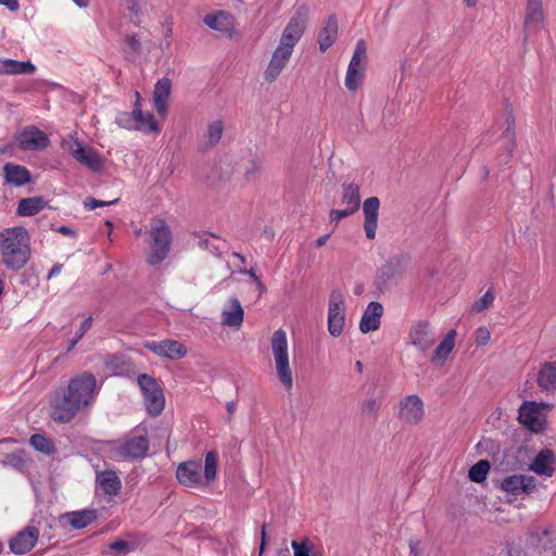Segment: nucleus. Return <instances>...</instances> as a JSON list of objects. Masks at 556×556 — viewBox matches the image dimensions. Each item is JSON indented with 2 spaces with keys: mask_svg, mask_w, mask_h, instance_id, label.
I'll use <instances>...</instances> for the list:
<instances>
[{
  "mask_svg": "<svg viewBox=\"0 0 556 556\" xmlns=\"http://www.w3.org/2000/svg\"><path fill=\"white\" fill-rule=\"evenodd\" d=\"M97 394V379L90 372H84L70 380L66 388L51 393V417L54 421L66 424L74 419L79 410L89 406Z\"/></svg>",
  "mask_w": 556,
  "mask_h": 556,
  "instance_id": "f257e3e1",
  "label": "nucleus"
},
{
  "mask_svg": "<svg viewBox=\"0 0 556 556\" xmlns=\"http://www.w3.org/2000/svg\"><path fill=\"white\" fill-rule=\"evenodd\" d=\"M27 241L24 227L7 228L0 233V250L7 267L17 270L25 266L29 255Z\"/></svg>",
  "mask_w": 556,
  "mask_h": 556,
  "instance_id": "f03ea898",
  "label": "nucleus"
},
{
  "mask_svg": "<svg viewBox=\"0 0 556 556\" xmlns=\"http://www.w3.org/2000/svg\"><path fill=\"white\" fill-rule=\"evenodd\" d=\"M270 343L278 379L283 388L290 391L293 387V375L289 364L286 331L282 329L276 330L271 337Z\"/></svg>",
  "mask_w": 556,
  "mask_h": 556,
  "instance_id": "7ed1b4c3",
  "label": "nucleus"
},
{
  "mask_svg": "<svg viewBox=\"0 0 556 556\" xmlns=\"http://www.w3.org/2000/svg\"><path fill=\"white\" fill-rule=\"evenodd\" d=\"M150 248L152 252L148 256V263L152 266L165 260L169 252L172 233L163 219L154 220L150 230Z\"/></svg>",
  "mask_w": 556,
  "mask_h": 556,
  "instance_id": "20e7f679",
  "label": "nucleus"
},
{
  "mask_svg": "<svg viewBox=\"0 0 556 556\" xmlns=\"http://www.w3.org/2000/svg\"><path fill=\"white\" fill-rule=\"evenodd\" d=\"M137 383L142 393L149 415L153 417L161 415L165 406V397L163 389L157 381L150 375L140 374L137 377Z\"/></svg>",
  "mask_w": 556,
  "mask_h": 556,
  "instance_id": "39448f33",
  "label": "nucleus"
},
{
  "mask_svg": "<svg viewBox=\"0 0 556 556\" xmlns=\"http://www.w3.org/2000/svg\"><path fill=\"white\" fill-rule=\"evenodd\" d=\"M308 15V5L306 3L299 4L293 16L285 27L279 42L283 43V46L294 48L307 27Z\"/></svg>",
  "mask_w": 556,
  "mask_h": 556,
  "instance_id": "423d86ee",
  "label": "nucleus"
},
{
  "mask_svg": "<svg viewBox=\"0 0 556 556\" xmlns=\"http://www.w3.org/2000/svg\"><path fill=\"white\" fill-rule=\"evenodd\" d=\"M547 407L545 403L525 401L519 407L518 420L527 429L534 433H541L545 429L546 420L543 410Z\"/></svg>",
  "mask_w": 556,
  "mask_h": 556,
  "instance_id": "0eeeda50",
  "label": "nucleus"
},
{
  "mask_svg": "<svg viewBox=\"0 0 556 556\" xmlns=\"http://www.w3.org/2000/svg\"><path fill=\"white\" fill-rule=\"evenodd\" d=\"M345 325V303L342 292L338 289L332 290L329 296L328 308V330L337 338L343 332Z\"/></svg>",
  "mask_w": 556,
  "mask_h": 556,
  "instance_id": "6e6552de",
  "label": "nucleus"
},
{
  "mask_svg": "<svg viewBox=\"0 0 556 556\" xmlns=\"http://www.w3.org/2000/svg\"><path fill=\"white\" fill-rule=\"evenodd\" d=\"M407 338L418 351L426 352L434 344L437 334L429 321L417 320L410 326Z\"/></svg>",
  "mask_w": 556,
  "mask_h": 556,
  "instance_id": "1a4fd4ad",
  "label": "nucleus"
},
{
  "mask_svg": "<svg viewBox=\"0 0 556 556\" xmlns=\"http://www.w3.org/2000/svg\"><path fill=\"white\" fill-rule=\"evenodd\" d=\"M424 402L418 395H407L399 403L397 417L405 424H419L424 417Z\"/></svg>",
  "mask_w": 556,
  "mask_h": 556,
  "instance_id": "9d476101",
  "label": "nucleus"
},
{
  "mask_svg": "<svg viewBox=\"0 0 556 556\" xmlns=\"http://www.w3.org/2000/svg\"><path fill=\"white\" fill-rule=\"evenodd\" d=\"M410 257L405 254L390 257L380 269V279L383 283H389L402 279L408 270Z\"/></svg>",
  "mask_w": 556,
  "mask_h": 556,
  "instance_id": "9b49d317",
  "label": "nucleus"
},
{
  "mask_svg": "<svg viewBox=\"0 0 556 556\" xmlns=\"http://www.w3.org/2000/svg\"><path fill=\"white\" fill-rule=\"evenodd\" d=\"M501 489L514 496L531 494L536 489V479L528 475H511L502 480Z\"/></svg>",
  "mask_w": 556,
  "mask_h": 556,
  "instance_id": "f8f14e48",
  "label": "nucleus"
},
{
  "mask_svg": "<svg viewBox=\"0 0 556 556\" xmlns=\"http://www.w3.org/2000/svg\"><path fill=\"white\" fill-rule=\"evenodd\" d=\"M544 20L543 0H528L523 22L525 38L538 33L543 27Z\"/></svg>",
  "mask_w": 556,
  "mask_h": 556,
  "instance_id": "ddd939ff",
  "label": "nucleus"
},
{
  "mask_svg": "<svg viewBox=\"0 0 556 556\" xmlns=\"http://www.w3.org/2000/svg\"><path fill=\"white\" fill-rule=\"evenodd\" d=\"M294 48L283 46L279 42L275 49L267 68L264 72V78L268 83H273L280 75L288 61L290 60Z\"/></svg>",
  "mask_w": 556,
  "mask_h": 556,
  "instance_id": "4468645a",
  "label": "nucleus"
},
{
  "mask_svg": "<svg viewBox=\"0 0 556 556\" xmlns=\"http://www.w3.org/2000/svg\"><path fill=\"white\" fill-rule=\"evenodd\" d=\"M20 148L25 151H37L45 149L49 144L48 136L35 126L24 128L17 135Z\"/></svg>",
  "mask_w": 556,
  "mask_h": 556,
  "instance_id": "2eb2a0df",
  "label": "nucleus"
},
{
  "mask_svg": "<svg viewBox=\"0 0 556 556\" xmlns=\"http://www.w3.org/2000/svg\"><path fill=\"white\" fill-rule=\"evenodd\" d=\"M144 348L172 361L180 359L187 354L184 344L176 340L149 341L144 343Z\"/></svg>",
  "mask_w": 556,
  "mask_h": 556,
  "instance_id": "dca6fc26",
  "label": "nucleus"
},
{
  "mask_svg": "<svg viewBox=\"0 0 556 556\" xmlns=\"http://www.w3.org/2000/svg\"><path fill=\"white\" fill-rule=\"evenodd\" d=\"M39 538V530L28 526L17 532L9 542L10 549L16 555L28 553L36 545Z\"/></svg>",
  "mask_w": 556,
  "mask_h": 556,
  "instance_id": "f3484780",
  "label": "nucleus"
},
{
  "mask_svg": "<svg viewBox=\"0 0 556 556\" xmlns=\"http://www.w3.org/2000/svg\"><path fill=\"white\" fill-rule=\"evenodd\" d=\"M176 478L180 484L188 488H198L203 485L201 464L193 460L179 464L176 470Z\"/></svg>",
  "mask_w": 556,
  "mask_h": 556,
  "instance_id": "a211bd4d",
  "label": "nucleus"
},
{
  "mask_svg": "<svg viewBox=\"0 0 556 556\" xmlns=\"http://www.w3.org/2000/svg\"><path fill=\"white\" fill-rule=\"evenodd\" d=\"M379 208L380 200L377 197H370L363 203L364 229L366 237L369 240H374L376 238Z\"/></svg>",
  "mask_w": 556,
  "mask_h": 556,
  "instance_id": "6ab92c4d",
  "label": "nucleus"
},
{
  "mask_svg": "<svg viewBox=\"0 0 556 556\" xmlns=\"http://www.w3.org/2000/svg\"><path fill=\"white\" fill-rule=\"evenodd\" d=\"M382 314L383 306L379 302H370L361 318L359 330L363 333L377 330L380 327Z\"/></svg>",
  "mask_w": 556,
  "mask_h": 556,
  "instance_id": "aec40b11",
  "label": "nucleus"
},
{
  "mask_svg": "<svg viewBox=\"0 0 556 556\" xmlns=\"http://www.w3.org/2000/svg\"><path fill=\"white\" fill-rule=\"evenodd\" d=\"M172 80L163 77L156 81L153 90V105L159 115L167 113V101L170 96Z\"/></svg>",
  "mask_w": 556,
  "mask_h": 556,
  "instance_id": "412c9836",
  "label": "nucleus"
},
{
  "mask_svg": "<svg viewBox=\"0 0 556 556\" xmlns=\"http://www.w3.org/2000/svg\"><path fill=\"white\" fill-rule=\"evenodd\" d=\"M555 463L556 458L554 452L552 450L544 448L534 457L529 468L538 475L549 478L554 475Z\"/></svg>",
  "mask_w": 556,
  "mask_h": 556,
  "instance_id": "4be33fe9",
  "label": "nucleus"
},
{
  "mask_svg": "<svg viewBox=\"0 0 556 556\" xmlns=\"http://www.w3.org/2000/svg\"><path fill=\"white\" fill-rule=\"evenodd\" d=\"M71 153L76 161L92 170H99L101 167V159L99 154L90 148L83 147L78 141H75L72 144Z\"/></svg>",
  "mask_w": 556,
  "mask_h": 556,
  "instance_id": "5701e85b",
  "label": "nucleus"
},
{
  "mask_svg": "<svg viewBox=\"0 0 556 556\" xmlns=\"http://www.w3.org/2000/svg\"><path fill=\"white\" fill-rule=\"evenodd\" d=\"M135 115V129L142 130L144 132H159L160 127L154 119L153 114H144L140 109V93L136 91V102L134 105Z\"/></svg>",
  "mask_w": 556,
  "mask_h": 556,
  "instance_id": "b1692460",
  "label": "nucleus"
},
{
  "mask_svg": "<svg viewBox=\"0 0 556 556\" xmlns=\"http://www.w3.org/2000/svg\"><path fill=\"white\" fill-rule=\"evenodd\" d=\"M2 170H3L5 184H9V185H12L15 187H22V186L28 184L31 179L30 172L22 165L7 163L3 166Z\"/></svg>",
  "mask_w": 556,
  "mask_h": 556,
  "instance_id": "393cba45",
  "label": "nucleus"
},
{
  "mask_svg": "<svg viewBox=\"0 0 556 556\" xmlns=\"http://www.w3.org/2000/svg\"><path fill=\"white\" fill-rule=\"evenodd\" d=\"M338 20L334 14L330 15L318 35V45L321 52H326L338 38Z\"/></svg>",
  "mask_w": 556,
  "mask_h": 556,
  "instance_id": "a878e982",
  "label": "nucleus"
},
{
  "mask_svg": "<svg viewBox=\"0 0 556 556\" xmlns=\"http://www.w3.org/2000/svg\"><path fill=\"white\" fill-rule=\"evenodd\" d=\"M98 517L96 509L87 508L83 510L70 511L61 516L73 529H84L91 525Z\"/></svg>",
  "mask_w": 556,
  "mask_h": 556,
  "instance_id": "bb28decb",
  "label": "nucleus"
},
{
  "mask_svg": "<svg viewBox=\"0 0 556 556\" xmlns=\"http://www.w3.org/2000/svg\"><path fill=\"white\" fill-rule=\"evenodd\" d=\"M96 482L105 495L114 496L121 491L122 483L116 472L105 470L97 473Z\"/></svg>",
  "mask_w": 556,
  "mask_h": 556,
  "instance_id": "cd10ccee",
  "label": "nucleus"
},
{
  "mask_svg": "<svg viewBox=\"0 0 556 556\" xmlns=\"http://www.w3.org/2000/svg\"><path fill=\"white\" fill-rule=\"evenodd\" d=\"M149 450V441L146 437L139 435L127 440L121 448V454L130 458H142Z\"/></svg>",
  "mask_w": 556,
  "mask_h": 556,
  "instance_id": "c85d7f7f",
  "label": "nucleus"
},
{
  "mask_svg": "<svg viewBox=\"0 0 556 556\" xmlns=\"http://www.w3.org/2000/svg\"><path fill=\"white\" fill-rule=\"evenodd\" d=\"M456 338V330H450L445 338L440 342V344L434 349L433 354L431 356V363L435 365H443L451 352L454 349Z\"/></svg>",
  "mask_w": 556,
  "mask_h": 556,
  "instance_id": "c756f323",
  "label": "nucleus"
},
{
  "mask_svg": "<svg viewBox=\"0 0 556 556\" xmlns=\"http://www.w3.org/2000/svg\"><path fill=\"white\" fill-rule=\"evenodd\" d=\"M198 238V247L208 251L215 256H220L222 252L226 249L227 244L225 240L216 237L212 233H199Z\"/></svg>",
  "mask_w": 556,
  "mask_h": 556,
  "instance_id": "7c9ffc66",
  "label": "nucleus"
},
{
  "mask_svg": "<svg viewBox=\"0 0 556 556\" xmlns=\"http://www.w3.org/2000/svg\"><path fill=\"white\" fill-rule=\"evenodd\" d=\"M538 384L546 391L556 389V363H546L538 374Z\"/></svg>",
  "mask_w": 556,
  "mask_h": 556,
  "instance_id": "2f4dec72",
  "label": "nucleus"
},
{
  "mask_svg": "<svg viewBox=\"0 0 556 556\" xmlns=\"http://www.w3.org/2000/svg\"><path fill=\"white\" fill-rule=\"evenodd\" d=\"M231 308L222 314L223 324L229 327H240L243 321V308L237 298L230 300Z\"/></svg>",
  "mask_w": 556,
  "mask_h": 556,
  "instance_id": "473e14b6",
  "label": "nucleus"
},
{
  "mask_svg": "<svg viewBox=\"0 0 556 556\" xmlns=\"http://www.w3.org/2000/svg\"><path fill=\"white\" fill-rule=\"evenodd\" d=\"M506 128L501 136L504 148L507 150L506 162L510 159L515 149V117L511 112L506 114L505 119Z\"/></svg>",
  "mask_w": 556,
  "mask_h": 556,
  "instance_id": "72a5a7b5",
  "label": "nucleus"
},
{
  "mask_svg": "<svg viewBox=\"0 0 556 556\" xmlns=\"http://www.w3.org/2000/svg\"><path fill=\"white\" fill-rule=\"evenodd\" d=\"M47 202L41 197L25 198L18 202L17 214L20 216H33L45 208Z\"/></svg>",
  "mask_w": 556,
  "mask_h": 556,
  "instance_id": "f704fd0d",
  "label": "nucleus"
},
{
  "mask_svg": "<svg viewBox=\"0 0 556 556\" xmlns=\"http://www.w3.org/2000/svg\"><path fill=\"white\" fill-rule=\"evenodd\" d=\"M343 193L341 202L342 204H346L348 207L357 212L361 206V194L359 187L356 184H343Z\"/></svg>",
  "mask_w": 556,
  "mask_h": 556,
  "instance_id": "c9c22d12",
  "label": "nucleus"
},
{
  "mask_svg": "<svg viewBox=\"0 0 556 556\" xmlns=\"http://www.w3.org/2000/svg\"><path fill=\"white\" fill-rule=\"evenodd\" d=\"M0 463L4 466H10L18 471H24L27 467L28 459L24 450H16L13 453L4 455Z\"/></svg>",
  "mask_w": 556,
  "mask_h": 556,
  "instance_id": "e433bc0d",
  "label": "nucleus"
},
{
  "mask_svg": "<svg viewBox=\"0 0 556 556\" xmlns=\"http://www.w3.org/2000/svg\"><path fill=\"white\" fill-rule=\"evenodd\" d=\"M364 71L365 67L353 66L352 64H349L344 81L345 87L349 90L355 91L361 86L364 78Z\"/></svg>",
  "mask_w": 556,
  "mask_h": 556,
  "instance_id": "4c0bfd02",
  "label": "nucleus"
},
{
  "mask_svg": "<svg viewBox=\"0 0 556 556\" xmlns=\"http://www.w3.org/2000/svg\"><path fill=\"white\" fill-rule=\"evenodd\" d=\"M35 65L27 61H15V60H7L4 62V73L7 74H33L35 72Z\"/></svg>",
  "mask_w": 556,
  "mask_h": 556,
  "instance_id": "58836bf2",
  "label": "nucleus"
},
{
  "mask_svg": "<svg viewBox=\"0 0 556 556\" xmlns=\"http://www.w3.org/2000/svg\"><path fill=\"white\" fill-rule=\"evenodd\" d=\"M30 445L38 452L52 455L55 452L53 443L42 434H33L29 439Z\"/></svg>",
  "mask_w": 556,
  "mask_h": 556,
  "instance_id": "ea45409f",
  "label": "nucleus"
},
{
  "mask_svg": "<svg viewBox=\"0 0 556 556\" xmlns=\"http://www.w3.org/2000/svg\"><path fill=\"white\" fill-rule=\"evenodd\" d=\"M490 470V463L486 459H481L476 463L468 472V477L473 482H482L486 479Z\"/></svg>",
  "mask_w": 556,
  "mask_h": 556,
  "instance_id": "a19ab883",
  "label": "nucleus"
},
{
  "mask_svg": "<svg viewBox=\"0 0 556 556\" xmlns=\"http://www.w3.org/2000/svg\"><path fill=\"white\" fill-rule=\"evenodd\" d=\"M217 453L215 451H210L205 455L204 460V477L206 482H211L215 480L217 473Z\"/></svg>",
  "mask_w": 556,
  "mask_h": 556,
  "instance_id": "79ce46f5",
  "label": "nucleus"
},
{
  "mask_svg": "<svg viewBox=\"0 0 556 556\" xmlns=\"http://www.w3.org/2000/svg\"><path fill=\"white\" fill-rule=\"evenodd\" d=\"M124 43L123 52L128 60L134 59L141 50V41L138 35H126Z\"/></svg>",
  "mask_w": 556,
  "mask_h": 556,
  "instance_id": "37998d69",
  "label": "nucleus"
},
{
  "mask_svg": "<svg viewBox=\"0 0 556 556\" xmlns=\"http://www.w3.org/2000/svg\"><path fill=\"white\" fill-rule=\"evenodd\" d=\"M367 60V46L364 39H359L356 42L354 53L350 61L353 66L365 67Z\"/></svg>",
  "mask_w": 556,
  "mask_h": 556,
  "instance_id": "c03bdc74",
  "label": "nucleus"
},
{
  "mask_svg": "<svg viewBox=\"0 0 556 556\" xmlns=\"http://www.w3.org/2000/svg\"><path fill=\"white\" fill-rule=\"evenodd\" d=\"M382 405V397L366 399L361 407L362 414L367 417H377Z\"/></svg>",
  "mask_w": 556,
  "mask_h": 556,
  "instance_id": "a18cd8bd",
  "label": "nucleus"
},
{
  "mask_svg": "<svg viewBox=\"0 0 556 556\" xmlns=\"http://www.w3.org/2000/svg\"><path fill=\"white\" fill-rule=\"evenodd\" d=\"M227 21V15L225 12H217L214 14H207L204 17V23L212 29L216 30H225V22Z\"/></svg>",
  "mask_w": 556,
  "mask_h": 556,
  "instance_id": "49530a36",
  "label": "nucleus"
},
{
  "mask_svg": "<svg viewBox=\"0 0 556 556\" xmlns=\"http://www.w3.org/2000/svg\"><path fill=\"white\" fill-rule=\"evenodd\" d=\"M291 547L293 548L294 556H314L313 544L307 538L301 541L293 540Z\"/></svg>",
  "mask_w": 556,
  "mask_h": 556,
  "instance_id": "de8ad7c7",
  "label": "nucleus"
},
{
  "mask_svg": "<svg viewBox=\"0 0 556 556\" xmlns=\"http://www.w3.org/2000/svg\"><path fill=\"white\" fill-rule=\"evenodd\" d=\"M224 125L220 121L211 123L207 127V140L210 146H215L222 138Z\"/></svg>",
  "mask_w": 556,
  "mask_h": 556,
  "instance_id": "09e8293b",
  "label": "nucleus"
},
{
  "mask_svg": "<svg viewBox=\"0 0 556 556\" xmlns=\"http://www.w3.org/2000/svg\"><path fill=\"white\" fill-rule=\"evenodd\" d=\"M494 301V294L491 290L486 291L478 301L472 305V311L480 313L491 306Z\"/></svg>",
  "mask_w": 556,
  "mask_h": 556,
  "instance_id": "8fccbe9b",
  "label": "nucleus"
},
{
  "mask_svg": "<svg viewBox=\"0 0 556 556\" xmlns=\"http://www.w3.org/2000/svg\"><path fill=\"white\" fill-rule=\"evenodd\" d=\"M261 168H262V162L260 160H256V159L250 160L244 168V177L248 180H254L258 176Z\"/></svg>",
  "mask_w": 556,
  "mask_h": 556,
  "instance_id": "3c124183",
  "label": "nucleus"
},
{
  "mask_svg": "<svg viewBox=\"0 0 556 556\" xmlns=\"http://www.w3.org/2000/svg\"><path fill=\"white\" fill-rule=\"evenodd\" d=\"M116 123L118 126L126 128V129H132L135 128V115L134 112H121L116 116Z\"/></svg>",
  "mask_w": 556,
  "mask_h": 556,
  "instance_id": "603ef678",
  "label": "nucleus"
},
{
  "mask_svg": "<svg viewBox=\"0 0 556 556\" xmlns=\"http://www.w3.org/2000/svg\"><path fill=\"white\" fill-rule=\"evenodd\" d=\"M118 201H119V199H114L111 201H101V200H97L94 198H87L84 201V207L87 210H94L97 207H104V206L116 204Z\"/></svg>",
  "mask_w": 556,
  "mask_h": 556,
  "instance_id": "864d4df0",
  "label": "nucleus"
},
{
  "mask_svg": "<svg viewBox=\"0 0 556 556\" xmlns=\"http://www.w3.org/2000/svg\"><path fill=\"white\" fill-rule=\"evenodd\" d=\"M110 548L118 554L126 555L131 551L132 545L127 541L117 540L110 544Z\"/></svg>",
  "mask_w": 556,
  "mask_h": 556,
  "instance_id": "5fc2aeb1",
  "label": "nucleus"
},
{
  "mask_svg": "<svg viewBox=\"0 0 556 556\" xmlns=\"http://www.w3.org/2000/svg\"><path fill=\"white\" fill-rule=\"evenodd\" d=\"M355 212L350 207L344 210H331L329 213V217L331 222L339 223L341 219L354 214Z\"/></svg>",
  "mask_w": 556,
  "mask_h": 556,
  "instance_id": "6e6d98bb",
  "label": "nucleus"
},
{
  "mask_svg": "<svg viewBox=\"0 0 556 556\" xmlns=\"http://www.w3.org/2000/svg\"><path fill=\"white\" fill-rule=\"evenodd\" d=\"M491 338L489 330L484 327H480L477 330V343L479 345H485Z\"/></svg>",
  "mask_w": 556,
  "mask_h": 556,
  "instance_id": "4d7b16f0",
  "label": "nucleus"
},
{
  "mask_svg": "<svg viewBox=\"0 0 556 556\" xmlns=\"http://www.w3.org/2000/svg\"><path fill=\"white\" fill-rule=\"evenodd\" d=\"M92 321V317L89 316L81 323L80 328L76 334L78 339H81L85 336V333L91 328Z\"/></svg>",
  "mask_w": 556,
  "mask_h": 556,
  "instance_id": "13d9d810",
  "label": "nucleus"
},
{
  "mask_svg": "<svg viewBox=\"0 0 556 556\" xmlns=\"http://www.w3.org/2000/svg\"><path fill=\"white\" fill-rule=\"evenodd\" d=\"M0 4L5 5L11 12H16L20 9L17 0H0Z\"/></svg>",
  "mask_w": 556,
  "mask_h": 556,
  "instance_id": "bf43d9fd",
  "label": "nucleus"
},
{
  "mask_svg": "<svg viewBox=\"0 0 556 556\" xmlns=\"http://www.w3.org/2000/svg\"><path fill=\"white\" fill-rule=\"evenodd\" d=\"M267 544V533H266V525L264 523L261 531V546H260V555L263 554L265 546Z\"/></svg>",
  "mask_w": 556,
  "mask_h": 556,
  "instance_id": "052dcab7",
  "label": "nucleus"
},
{
  "mask_svg": "<svg viewBox=\"0 0 556 556\" xmlns=\"http://www.w3.org/2000/svg\"><path fill=\"white\" fill-rule=\"evenodd\" d=\"M122 358H123V356H118V355H111V356L108 358L106 364L116 370V369H118V364H119V362L122 361Z\"/></svg>",
  "mask_w": 556,
  "mask_h": 556,
  "instance_id": "680f3d73",
  "label": "nucleus"
},
{
  "mask_svg": "<svg viewBox=\"0 0 556 556\" xmlns=\"http://www.w3.org/2000/svg\"><path fill=\"white\" fill-rule=\"evenodd\" d=\"M58 232L62 233V235H65V236H72L74 237L76 235L75 230H73L72 228H70L68 226H60L58 229H56Z\"/></svg>",
  "mask_w": 556,
  "mask_h": 556,
  "instance_id": "e2e57ef3",
  "label": "nucleus"
},
{
  "mask_svg": "<svg viewBox=\"0 0 556 556\" xmlns=\"http://www.w3.org/2000/svg\"><path fill=\"white\" fill-rule=\"evenodd\" d=\"M62 265L61 264H55L53 265V267L50 269L49 274H48V279H51L52 277L56 276L58 274L61 273L62 270Z\"/></svg>",
  "mask_w": 556,
  "mask_h": 556,
  "instance_id": "0e129e2a",
  "label": "nucleus"
},
{
  "mask_svg": "<svg viewBox=\"0 0 556 556\" xmlns=\"http://www.w3.org/2000/svg\"><path fill=\"white\" fill-rule=\"evenodd\" d=\"M330 235L327 233V235H324L321 237H319L317 240H316V247L317 248H320L323 245L326 244L327 240L329 239Z\"/></svg>",
  "mask_w": 556,
  "mask_h": 556,
  "instance_id": "69168bd1",
  "label": "nucleus"
},
{
  "mask_svg": "<svg viewBox=\"0 0 556 556\" xmlns=\"http://www.w3.org/2000/svg\"><path fill=\"white\" fill-rule=\"evenodd\" d=\"M244 274H248L252 279L253 281L256 283L257 280H260L258 276L255 274V270L253 268L251 269H247L243 271Z\"/></svg>",
  "mask_w": 556,
  "mask_h": 556,
  "instance_id": "338daca9",
  "label": "nucleus"
},
{
  "mask_svg": "<svg viewBox=\"0 0 556 556\" xmlns=\"http://www.w3.org/2000/svg\"><path fill=\"white\" fill-rule=\"evenodd\" d=\"M228 414L231 416L236 409V403L233 401H230L226 405Z\"/></svg>",
  "mask_w": 556,
  "mask_h": 556,
  "instance_id": "774afa93",
  "label": "nucleus"
}]
</instances>
